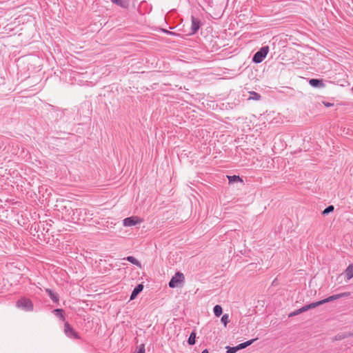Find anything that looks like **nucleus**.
I'll use <instances>...</instances> for the list:
<instances>
[{"mask_svg":"<svg viewBox=\"0 0 353 353\" xmlns=\"http://www.w3.org/2000/svg\"><path fill=\"white\" fill-rule=\"evenodd\" d=\"M16 306L26 312H31L34 308L32 301L25 297L19 299L16 303Z\"/></svg>","mask_w":353,"mask_h":353,"instance_id":"1","label":"nucleus"},{"mask_svg":"<svg viewBox=\"0 0 353 353\" xmlns=\"http://www.w3.org/2000/svg\"><path fill=\"white\" fill-rule=\"evenodd\" d=\"M269 52V47H262L259 51H257L253 56L252 61L256 63H259L263 61Z\"/></svg>","mask_w":353,"mask_h":353,"instance_id":"2","label":"nucleus"},{"mask_svg":"<svg viewBox=\"0 0 353 353\" xmlns=\"http://www.w3.org/2000/svg\"><path fill=\"white\" fill-rule=\"evenodd\" d=\"M184 281V276L181 272H177L175 275L171 279L169 282V287L172 288H174L178 287L181 283Z\"/></svg>","mask_w":353,"mask_h":353,"instance_id":"3","label":"nucleus"},{"mask_svg":"<svg viewBox=\"0 0 353 353\" xmlns=\"http://www.w3.org/2000/svg\"><path fill=\"white\" fill-rule=\"evenodd\" d=\"M142 220L136 216L127 217L123 220V224L125 227H131L141 223Z\"/></svg>","mask_w":353,"mask_h":353,"instance_id":"4","label":"nucleus"},{"mask_svg":"<svg viewBox=\"0 0 353 353\" xmlns=\"http://www.w3.org/2000/svg\"><path fill=\"white\" fill-rule=\"evenodd\" d=\"M344 296V294H335V295H332V296H330L326 299H324L321 301H317V302H314V303H312L314 304V308L323 304V303H328V302H330V301H334V300H336L339 298H341Z\"/></svg>","mask_w":353,"mask_h":353,"instance_id":"5","label":"nucleus"},{"mask_svg":"<svg viewBox=\"0 0 353 353\" xmlns=\"http://www.w3.org/2000/svg\"><path fill=\"white\" fill-rule=\"evenodd\" d=\"M64 332L65 335L71 339H79V336L75 330L68 323L64 324Z\"/></svg>","mask_w":353,"mask_h":353,"instance_id":"6","label":"nucleus"},{"mask_svg":"<svg viewBox=\"0 0 353 353\" xmlns=\"http://www.w3.org/2000/svg\"><path fill=\"white\" fill-rule=\"evenodd\" d=\"M314 308V304L312 303H310V304H307V305H305L304 306H303L302 307L291 312L290 314H289V317H292V316H296L298 314H300L302 312H306L310 309H313Z\"/></svg>","mask_w":353,"mask_h":353,"instance_id":"7","label":"nucleus"},{"mask_svg":"<svg viewBox=\"0 0 353 353\" xmlns=\"http://www.w3.org/2000/svg\"><path fill=\"white\" fill-rule=\"evenodd\" d=\"M200 28V21L199 19H196L194 17L192 16V26L191 30L192 33L195 34Z\"/></svg>","mask_w":353,"mask_h":353,"instance_id":"8","label":"nucleus"},{"mask_svg":"<svg viewBox=\"0 0 353 353\" xmlns=\"http://www.w3.org/2000/svg\"><path fill=\"white\" fill-rule=\"evenodd\" d=\"M143 286L142 284L137 285L133 290L131 295H130V300L134 299L143 290Z\"/></svg>","mask_w":353,"mask_h":353,"instance_id":"9","label":"nucleus"},{"mask_svg":"<svg viewBox=\"0 0 353 353\" xmlns=\"http://www.w3.org/2000/svg\"><path fill=\"white\" fill-rule=\"evenodd\" d=\"M309 83L310 85L315 88H323L324 86V83L321 79H311L309 81Z\"/></svg>","mask_w":353,"mask_h":353,"instance_id":"10","label":"nucleus"},{"mask_svg":"<svg viewBox=\"0 0 353 353\" xmlns=\"http://www.w3.org/2000/svg\"><path fill=\"white\" fill-rule=\"evenodd\" d=\"M113 3L123 8H126L128 7V0H110Z\"/></svg>","mask_w":353,"mask_h":353,"instance_id":"11","label":"nucleus"},{"mask_svg":"<svg viewBox=\"0 0 353 353\" xmlns=\"http://www.w3.org/2000/svg\"><path fill=\"white\" fill-rule=\"evenodd\" d=\"M345 275L347 280L353 278V264H350L347 266L345 270Z\"/></svg>","mask_w":353,"mask_h":353,"instance_id":"12","label":"nucleus"},{"mask_svg":"<svg viewBox=\"0 0 353 353\" xmlns=\"http://www.w3.org/2000/svg\"><path fill=\"white\" fill-rule=\"evenodd\" d=\"M256 339H252V340H250V341H245L244 343H240L238 345H236V347L238 348V350H241V349H243V348H245L246 347L250 345L251 344H252V343L255 341Z\"/></svg>","mask_w":353,"mask_h":353,"instance_id":"13","label":"nucleus"},{"mask_svg":"<svg viewBox=\"0 0 353 353\" xmlns=\"http://www.w3.org/2000/svg\"><path fill=\"white\" fill-rule=\"evenodd\" d=\"M46 292L48 294V295L54 302L58 301V296L52 290H51L50 289H46Z\"/></svg>","mask_w":353,"mask_h":353,"instance_id":"14","label":"nucleus"},{"mask_svg":"<svg viewBox=\"0 0 353 353\" xmlns=\"http://www.w3.org/2000/svg\"><path fill=\"white\" fill-rule=\"evenodd\" d=\"M261 99V95L256 92H250V97H248V100H255L259 101Z\"/></svg>","mask_w":353,"mask_h":353,"instance_id":"15","label":"nucleus"},{"mask_svg":"<svg viewBox=\"0 0 353 353\" xmlns=\"http://www.w3.org/2000/svg\"><path fill=\"white\" fill-rule=\"evenodd\" d=\"M214 314L216 316H220L222 314L223 309L221 305H216L213 308Z\"/></svg>","mask_w":353,"mask_h":353,"instance_id":"16","label":"nucleus"},{"mask_svg":"<svg viewBox=\"0 0 353 353\" xmlns=\"http://www.w3.org/2000/svg\"><path fill=\"white\" fill-rule=\"evenodd\" d=\"M125 259L134 265H136L139 267L141 266V263H139V261L137 259H135L134 256H129Z\"/></svg>","mask_w":353,"mask_h":353,"instance_id":"17","label":"nucleus"},{"mask_svg":"<svg viewBox=\"0 0 353 353\" xmlns=\"http://www.w3.org/2000/svg\"><path fill=\"white\" fill-rule=\"evenodd\" d=\"M195 342H196V333H195V332H192L188 338V343L190 345H194V344H195Z\"/></svg>","mask_w":353,"mask_h":353,"instance_id":"18","label":"nucleus"},{"mask_svg":"<svg viewBox=\"0 0 353 353\" xmlns=\"http://www.w3.org/2000/svg\"><path fill=\"white\" fill-rule=\"evenodd\" d=\"M221 323L226 326L227 324L230 322L229 315L228 314H224L221 319Z\"/></svg>","mask_w":353,"mask_h":353,"instance_id":"19","label":"nucleus"},{"mask_svg":"<svg viewBox=\"0 0 353 353\" xmlns=\"http://www.w3.org/2000/svg\"><path fill=\"white\" fill-rule=\"evenodd\" d=\"M334 206L333 205H329L327 206L322 212V214L323 215H327L329 213L332 212L334 211Z\"/></svg>","mask_w":353,"mask_h":353,"instance_id":"20","label":"nucleus"},{"mask_svg":"<svg viewBox=\"0 0 353 353\" xmlns=\"http://www.w3.org/2000/svg\"><path fill=\"white\" fill-rule=\"evenodd\" d=\"M228 180H229L230 183L241 181V179H240V177L239 176L234 175V176H228Z\"/></svg>","mask_w":353,"mask_h":353,"instance_id":"21","label":"nucleus"},{"mask_svg":"<svg viewBox=\"0 0 353 353\" xmlns=\"http://www.w3.org/2000/svg\"><path fill=\"white\" fill-rule=\"evenodd\" d=\"M227 351L226 353H235L238 351V348L236 347H226Z\"/></svg>","mask_w":353,"mask_h":353,"instance_id":"22","label":"nucleus"},{"mask_svg":"<svg viewBox=\"0 0 353 353\" xmlns=\"http://www.w3.org/2000/svg\"><path fill=\"white\" fill-rule=\"evenodd\" d=\"M137 353H145V345L144 344H141L139 348V350Z\"/></svg>","mask_w":353,"mask_h":353,"instance_id":"23","label":"nucleus"},{"mask_svg":"<svg viewBox=\"0 0 353 353\" xmlns=\"http://www.w3.org/2000/svg\"><path fill=\"white\" fill-rule=\"evenodd\" d=\"M54 313L57 314V315H59L61 317H63V314H62V312L63 310L61 309H56L54 310Z\"/></svg>","mask_w":353,"mask_h":353,"instance_id":"24","label":"nucleus"},{"mask_svg":"<svg viewBox=\"0 0 353 353\" xmlns=\"http://www.w3.org/2000/svg\"><path fill=\"white\" fill-rule=\"evenodd\" d=\"M323 104H324V105H325V106H326V107H331V106H332V105H333V104H332V103H329V102H323Z\"/></svg>","mask_w":353,"mask_h":353,"instance_id":"25","label":"nucleus"},{"mask_svg":"<svg viewBox=\"0 0 353 353\" xmlns=\"http://www.w3.org/2000/svg\"><path fill=\"white\" fill-rule=\"evenodd\" d=\"M201 353H209V352H208V350L207 349H205V350H203L201 352Z\"/></svg>","mask_w":353,"mask_h":353,"instance_id":"26","label":"nucleus"}]
</instances>
